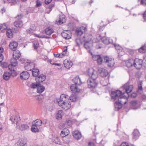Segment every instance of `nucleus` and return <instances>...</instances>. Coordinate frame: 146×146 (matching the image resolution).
Segmentation results:
<instances>
[{
    "label": "nucleus",
    "instance_id": "obj_1",
    "mask_svg": "<svg viewBox=\"0 0 146 146\" xmlns=\"http://www.w3.org/2000/svg\"><path fill=\"white\" fill-rule=\"evenodd\" d=\"M120 90L112 91L111 94V99L116 101L114 106L116 110H118L122 108L123 104H125L127 102L128 98Z\"/></svg>",
    "mask_w": 146,
    "mask_h": 146
},
{
    "label": "nucleus",
    "instance_id": "obj_2",
    "mask_svg": "<svg viewBox=\"0 0 146 146\" xmlns=\"http://www.w3.org/2000/svg\"><path fill=\"white\" fill-rule=\"evenodd\" d=\"M77 99V96L75 94H72L70 97L65 94H62L59 98L57 99L58 105L65 110H67L71 107V103L69 101L76 102Z\"/></svg>",
    "mask_w": 146,
    "mask_h": 146
},
{
    "label": "nucleus",
    "instance_id": "obj_3",
    "mask_svg": "<svg viewBox=\"0 0 146 146\" xmlns=\"http://www.w3.org/2000/svg\"><path fill=\"white\" fill-rule=\"evenodd\" d=\"M88 74L89 77L91 78L87 80L88 87L90 88H95L98 84L97 83L95 80L98 77L96 71L93 68H89L88 71Z\"/></svg>",
    "mask_w": 146,
    "mask_h": 146
},
{
    "label": "nucleus",
    "instance_id": "obj_4",
    "mask_svg": "<svg viewBox=\"0 0 146 146\" xmlns=\"http://www.w3.org/2000/svg\"><path fill=\"white\" fill-rule=\"evenodd\" d=\"M82 39L84 42H90L91 41L93 42H96L98 41L97 39L93 38V36L91 34L88 33L84 35Z\"/></svg>",
    "mask_w": 146,
    "mask_h": 146
},
{
    "label": "nucleus",
    "instance_id": "obj_5",
    "mask_svg": "<svg viewBox=\"0 0 146 146\" xmlns=\"http://www.w3.org/2000/svg\"><path fill=\"white\" fill-rule=\"evenodd\" d=\"M35 67L34 62L31 60H28L25 63V68L27 71H31Z\"/></svg>",
    "mask_w": 146,
    "mask_h": 146
},
{
    "label": "nucleus",
    "instance_id": "obj_6",
    "mask_svg": "<svg viewBox=\"0 0 146 146\" xmlns=\"http://www.w3.org/2000/svg\"><path fill=\"white\" fill-rule=\"evenodd\" d=\"M104 62L107 63L108 66L112 67L115 64V62L114 59L111 58H110L107 56H106L104 57Z\"/></svg>",
    "mask_w": 146,
    "mask_h": 146
},
{
    "label": "nucleus",
    "instance_id": "obj_7",
    "mask_svg": "<svg viewBox=\"0 0 146 146\" xmlns=\"http://www.w3.org/2000/svg\"><path fill=\"white\" fill-rule=\"evenodd\" d=\"M134 66L137 69H139L142 66L143 61L141 59L138 58H136L134 60Z\"/></svg>",
    "mask_w": 146,
    "mask_h": 146
},
{
    "label": "nucleus",
    "instance_id": "obj_8",
    "mask_svg": "<svg viewBox=\"0 0 146 146\" xmlns=\"http://www.w3.org/2000/svg\"><path fill=\"white\" fill-rule=\"evenodd\" d=\"M87 31V28L82 26L77 28L76 30V34L77 36H81L84 33Z\"/></svg>",
    "mask_w": 146,
    "mask_h": 146
},
{
    "label": "nucleus",
    "instance_id": "obj_9",
    "mask_svg": "<svg viewBox=\"0 0 146 146\" xmlns=\"http://www.w3.org/2000/svg\"><path fill=\"white\" fill-rule=\"evenodd\" d=\"M62 36L66 39H68L71 38V34L69 31H64L61 33Z\"/></svg>",
    "mask_w": 146,
    "mask_h": 146
},
{
    "label": "nucleus",
    "instance_id": "obj_10",
    "mask_svg": "<svg viewBox=\"0 0 146 146\" xmlns=\"http://www.w3.org/2000/svg\"><path fill=\"white\" fill-rule=\"evenodd\" d=\"M11 75L14 76H16L17 74L15 73L14 74H13L12 73H9L8 72H5L3 75V79L5 80H8L9 79Z\"/></svg>",
    "mask_w": 146,
    "mask_h": 146
},
{
    "label": "nucleus",
    "instance_id": "obj_11",
    "mask_svg": "<svg viewBox=\"0 0 146 146\" xmlns=\"http://www.w3.org/2000/svg\"><path fill=\"white\" fill-rule=\"evenodd\" d=\"M64 66L67 69H70L72 66L73 64L72 62L70 60L66 59L63 62Z\"/></svg>",
    "mask_w": 146,
    "mask_h": 146
},
{
    "label": "nucleus",
    "instance_id": "obj_12",
    "mask_svg": "<svg viewBox=\"0 0 146 146\" xmlns=\"http://www.w3.org/2000/svg\"><path fill=\"white\" fill-rule=\"evenodd\" d=\"M98 72L100 74V75L102 77H106L108 74L107 71L102 68H100L98 69Z\"/></svg>",
    "mask_w": 146,
    "mask_h": 146
},
{
    "label": "nucleus",
    "instance_id": "obj_13",
    "mask_svg": "<svg viewBox=\"0 0 146 146\" xmlns=\"http://www.w3.org/2000/svg\"><path fill=\"white\" fill-rule=\"evenodd\" d=\"M133 88L132 85L128 86L127 84H125L123 87V88L125 90L126 93L127 94L132 91Z\"/></svg>",
    "mask_w": 146,
    "mask_h": 146
},
{
    "label": "nucleus",
    "instance_id": "obj_14",
    "mask_svg": "<svg viewBox=\"0 0 146 146\" xmlns=\"http://www.w3.org/2000/svg\"><path fill=\"white\" fill-rule=\"evenodd\" d=\"M29 77V74L27 71L22 72L20 74V78L24 80H27Z\"/></svg>",
    "mask_w": 146,
    "mask_h": 146
},
{
    "label": "nucleus",
    "instance_id": "obj_15",
    "mask_svg": "<svg viewBox=\"0 0 146 146\" xmlns=\"http://www.w3.org/2000/svg\"><path fill=\"white\" fill-rule=\"evenodd\" d=\"M66 20L65 16L64 15H62L59 16L58 21L57 22V21H56V22L58 25L63 23L65 22Z\"/></svg>",
    "mask_w": 146,
    "mask_h": 146
},
{
    "label": "nucleus",
    "instance_id": "obj_16",
    "mask_svg": "<svg viewBox=\"0 0 146 146\" xmlns=\"http://www.w3.org/2000/svg\"><path fill=\"white\" fill-rule=\"evenodd\" d=\"M18 46L17 43L15 41L11 42L9 45V47L10 49L13 51L16 50Z\"/></svg>",
    "mask_w": 146,
    "mask_h": 146
},
{
    "label": "nucleus",
    "instance_id": "obj_17",
    "mask_svg": "<svg viewBox=\"0 0 146 146\" xmlns=\"http://www.w3.org/2000/svg\"><path fill=\"white\" fill-rule=\"evenodd\" d=\"M45 79L46 76L43 74H41L36 78V81L37 83H40L44 81Z\"/></svg>",
    "mask_w": 146,
    "mask_h": 146
},
{
    "label": "nucleus",
    "instance_id": "obj_18",
    "mask_svg": "<svg viewBox=\"0 0 146 146\" xmlns=\"http://www.w3.org/2000/svg\"><path fill=\"white\" fill-rule=\"evenodd\" d=\"M77 85L75 84H72L70 86V89L73 93L78 92H80V90L78 88Z\"/></svg>",
    "mask_w": 146,
    "mask_h": 146
},
{
    "label": "nucleus",
    "instance_id": "obj_19",
    "mask_svg": "<svg viewBox=\"0 0 146 146\" xmlns=\"http://www.w3.org/2000/svg\"><path fill=\"white\" fill-rule=\"evenodd\" d=\"M10 120L13 123L17 124L18 122L20 120V117L18 116H13L11 117Z\"/></svg>",
    "mask_w": 146,
    "mask_h": 146
},
{
    "label": "nucleus",
    "instance_id": "obj_20",
    "mask_svg": "<svg viewBox=\"0 0 146 146\" xmlns=\"http://www.w3.org/2000/svg\"><path fill=\"white\" fill-rule=\"evenodd\" d=\"M73 136L77 140L80 139L82 137L81 133L78 131H74L73 133Z\"/></svg>",
    "mask_w": 146,
    "mask_h": 146
},
{
    "label": "nucleus",
    "instance_id": "obj_21",
    "mask_svg": "<svg viewBox=\"0 0 146 146\" xmlns=\"http://www.w3.org/2000/svg\"><path fill=\"white\" fill-rule=\"evenodd\" d=\"M69 133V131L68 129L64 128L61 131L60 136L62 137H64L68 135Z\"/></svg>",
    "mask_w": 146,
    "mask_h": 146
},
{
    "label": "nucleus",
    "instance_id": "obj_22",
    "mask_svg": "<svg viewBox=\"0 0 146 146\" xmlns=\"http://www.w3.org/2000/svg\"><path fill=\"white\" fill-rule=\"evenodd\" d=\"M133 138L135 140L137 139L140 134L139 131L137 129H135L133 133Z\"/></svg>",
    "mask_w": 146,
    "mask_h": 146
},
{
    "label": "nucleus",
    "instance_id": "obj_23",
    "mask_svg": "<svg viewBox=\"0 0 146 146\" xmlns=\"http://www.w3.org/2000/svg\"><path fill=\"white\" fill-rule=\"evenodd\" d=\"M134 60L132 59H129L126 62L127 66L128 68L130 67L133 66H134Z\"/></svg>",
    "mask_w": 146,
    "mask_h": 146
},
{
    "label": "nucleus",
    "instance_id": "obj_24",
    "mask_svg": "<svg viewBox=\"0 0 146 146\" xmlns=\"http://www.w3.org/2000/svg\"><path fill=\"white\" fill-rule=\"evenodd\" d=\"M102 41L103 43L106 44H108L109 43H113L112 40L108 38H102Z\"/></svg>",
    "mask_w": 146,
    "mask_h": 146
},
{
    "label": "nucleus",
    "instance_id": "obj_25",
    "mask_svg": "<svg viewBox=\"0 0 146 146\" xmlns=\"http://www.w3.org/2000/svg\"><path fill=\"white\" fill-rule=\"evenodd\" d=\"M73 81L76 84L80 85L82 84V82L80 77L78 76H76L73 79Z\"/></svg>",
    "mask_w": 146,
    "mask_h": 146
},
{
    "label": "nucleus",
    "instance_id": "obj_26",
    "mask_svg": "<svg viewBox=\"0 0 146 146\" xmlns=\"http://www.w3.org/2000/svg\"><path fill=\"white\" fill-rule=\"evenodd\" d=\"M14 24L16 27H21L23 25V23L21 20H17L14 22Z\"/></svg>",
    "mask_w": 146,
    "mask_h": 146
},
{
    "label": "nucleus",
    "instance_id": "obj_27",
    "mask_svg": "<svg viewBox=\"0 0 146 146\" xmlns=\"http://www.w3.org/2000/svg\"><path fill=\"white\" fill-rule=\"evenodd\" d=\"M21 55L19 51L18 50L14 51L13 53V57L17 59L20 57Z\"/></svg>",
    "mask_w": 146,
    "mask_h": 146
},
{
    "label": "nucleus",
    "instance_id": "obj_28",
    "mask_svg": "<svg viewBox=\"0 0 146 146\" xmlns=\"http://www.w3.org/2000/svg\"><path fill=\"white\" fill-rule=\"evenodd\" d=\"M29 128V126L27 124H21L19 127L20 130L22 131L27 130Z\"/></svg>",
    "mask_w": 146,
    "mask_h": 146
},
{
    "label": "nucleus",
    "instance_id": "obj_29",
    "mask_svg": "<svg viewBox=\"0 0 146 146\" xmlns=\"http://www.w3.org/2000/svg\"><path fill=\"white\" fill-rule=\"evenodd\" d=\"M45 89V87L43 86L39 85L37 88V92L38 93H41L44 91Z\"/></svg>",
    "mask_w": 146,
    "mask_h": 146
},
{
    "label": "nucleus",
    "instance_id": "obj_30",
    "mask_svg": "<svg viewBox=\"0 0 146 146\" xmlns=\"http://www.w3.org/2000/svg\"><path fill=\"white\" fill-rule=\"evenodd\" d=\"M7 36L9 38H12L13 37V33L12 31L10 29H7L6 31Z\"/></svg>",
    "mask_w": 146,
    "mask_h": 146
},
{
    "label": "nucleus",
    "instance_id": "obj_31",
    "mask_svg": "<svg viewBox=\"0 0 146 146\" xmlns=\"http://www.w3.org/2000/svg\"><path fill=\"white\" fill-rule=\"evenodd\" d=\"M46 34L48 35H51L52 33H54V30L49 27L47 28L45 30Z\"/></svg>",
    "mask_w": 146,
    "mask_h": 146
},
{
    "label": "nucleus",
    "instance_id": "obj_32",
    "mask_svg": "<svg viewBox=\"0 0 146 146\" xmlns=\"http://www.w3.org/2000/svg\"><path fill=\"white\" fill-rule=\"evenodd\" d=\"M17 59L13 57V58H11L10 60V65H11V66H13L14 67H15L16 66L17 64Z\"/></svg>",
    "mask_w": 146,
    "mask_h": 146
},
{
    "label": "nucleus",
    "instance_id": "obj_33",
    "mask_svg": "<svg viewBox=\"0 0 146 146\" xmlns=\"http://www.w3.org/2000/svg\"><path fill=\"white\" fill-rule=\"evenodd\" d=\"M46 123V122H45L44 123L42 122V121H41V120L37 119L35 121V123H33V124L39 127L42 124H45Z\"/></svg>",
    "mask_w": 146,
    "mask_h": 146
},
{
    "label": "nucleus",
    "instance_id": "obj_34",
    "mask_svg": "<svg viewBox=\"0 0 146 146\" xmlns=\"http://www.w3.org/2000/svg\"><path fill=\"white\" fill-rule=\"evenodd\" d=\"M63 115V112L62 110L58 111L56 115V117L57 119L62 118Z\"/></svg>",
    "mask_w": 146,
    "mask_h": 146
},
{
    "label": "nucleus",
    "instance_id": "obj_35",
    "mask_svg": "<svg viewBox=\"0 0 146 146\" xmlns=\"http://www.w3.org/2000/svg\"><path fill=\"white\" fill-rule=\"evenodd\" d=\"M32 70L33 76L35 77H37L39 74V70L37 69H35L34 68Z\"/></svg>",
    "mask_w": 146,
    "mask_h": 146
},
{
    "label": "nucleus",
    "instance_id": "obj_36",
    "mask_svg": "<svg viewBox=\"0 0 146 146\" xmlns=\"http://www.w3.org/2000/svg\"><path fill=\"white\" fill-rule=\"evenodd\" d=\"M38 126L33 124L31 127V131L33 132H38L39 130L38 128Z\"/></svg>",
    "mask_w": 146,
    "mask_h": 146
},
{
    "label": "nucleus",
    "instance_id": "obj_37",
    "mask_svg": "<svg viewBox=\"0 0 146 146\" xmlns=\"http://www.w3.org/2000/svg\"><path fill=\"white\" fill-rule=\"evenodd\" d=\"M89 52L90 53L91 55L92 56V59L94 60H97L98 58H100V55H93L92 53L91 52L90 50H89Z\"/></svg>",
    "mask_w": 146,
    "mask_h": 146
},
{
    "label": "nucleus",
    "instance_id": "obj_38",
    "mask_svg": "<svg viewBox=\"0 0 146 146\" xmlns=\"http://www.w3.org/2000/svg\"><path fill=\"white\" fill-rule=\"evenodd\" d=\"M7 27V25L6 23L1 24L0 25V29L1 31H3L4 30L6 29Z\"/></svg>",
    "mask_w": 146,
    "mask_h": 146
},
{
    "label": "nucleus",
    "instance_id": "obj_39",
    "mask_svg": "<svg viewBox=\"0 0 146 146\" xmlns=\"http://www.w3.org/2000/svg\"><path fill=\"white\" fill-rule=\"evenodd\" d=\"M40 84L38 83H33L31 84L30 86L31 88L35 89L37 88L38 86Z\"/></svg>",
    "mask_w": 146,
    "mask_h": 146
},
{
    "label": "nucleus",
    "instance_id": "obj_40",
    "mask_svg": "<svg viewBox=\"0 0 146 146\" xmlns=\"http://www.w3.org/2000/svg\"><path fill=\"white\" fill-rule=\"evenodd\" d=\"M105 56H104L102 58L100 55V58H98V59L97 60V62L98 64L99 65H100L102 64V62H104V57Z\"/></svg>",
    "mask_w": 146,
    "mask_h": 146
},
{
    "label": "nucleus",
    "instance_id": "obj_41",
    "mask_svg": "<svg viewBox=\"0 0 146 146\" xmlns=\"http://www.w3.org/2000/svg\"><path fill=\"white\" fill-rule=\"evenodd\" d=\"M52 141L54 143L60 144L61 143L60 140L59 138L58 137H54L52 138Z\"/></svg>",
    "mask_w": 146,
    "mask_h": 146
},
{
    "label": "nucleus",
    "instance_id": "obj_42",
    "mask_svg": "<svg viewBox=\"0 0 146 146\" xmlns=\"http://www.w3.org/2000/svg\"><path fill=\"white\" fill-rule=\"evenodd\" d=\"M13 66H11V65H9L8 66V68L9 70L11 71V73H12L13 74H14L15 73H16V72L15 71L14 69V68Z\"/></svg>",
    "mask_w": 146,
    "mask_h": 146
},
{
    "label": "nucleus",
    "instance_id": "obj_43",
    "mask_svg": "<svg viewBox=\"0 0 146 146\" xmlns=\"http://www.w3.org/2000/svg\"><path fill=\"white\" fill-rule=\"evenodd\" d=\"M33 46L35 49L38 48L39 46V44L37 40H35L33 42Z\"/></svg>",
    "mask_w": 146,
    "mask_h": 146
},
{
    "label": "nucleus",
    "instance_id": "obj_44",
    "mask_svg": "<svg viewBox=\"0 0 146 146\" xmlns=\"http://www.w3.org/2000/svg\"><path fill=\"white\" fill-rule=\"evenodd\" d=\"M146 50V46H143L139 49V51L141 53H143L145 52Z\"/></svg>",
    "mask_w": 146,
    "mask_h": 146
},
{
    "label": "nucleus",
    "instance_id": "obj_45",
    "mask_svg": "<svg viewBox=\"0 0 146 146\" xmlns=\"http://www.w3.org/2000/svg\"><path fill=\"white\" fill-rule=\"evenodd\" d=\"M114 45L115 48V49L117 50V52H120L122 50V48L119 45L114 44Z\"/></svg>",
    "mask_w": 146,
    "mask_h": 146
},
{
    "label": "nucleus",
    "instance_id": "obj_46",
    "mask_svg": "<svg viewBox=\"0 0 146 146\" xmlns=\"http://www.w3.org/2000/svg\"><path fill=\"white\" fill-rule=\"evenodd\" d=\"M75 41L77 45L78 46H80L82 44L83 42L81 41V39L80 38H76Z\"/></svg>",
    "mask_w": 146,
    "mask_h": 146
},
{
    "label": "nucleus",
    "instance_id": "obj_47",
    "mask_svg": "<svg viewBox=\"0 0 146 146\" xmlns=\"http://www.w3.org/2000/svg\"><path fill=\"white\" fill-rule=\"evenodd\" d=\"M143 88L141 84H140L138 85V89L137 90V92L139 94H141L142 92Z\"/></svg>",
    "mask_w": 146,
    "mask_h": 146
},
{
    "label": "nucleus",
    "instance_id": "obj_48",
    "mask_svg": "<svg viewBox=\"0 0 146 146\" xmlns=\"http://www.w3.org/2000/svg\"><path fill=\"white\" fill-rule=\"evenodd\" d=\"M89 43L90 42H85V43L84 44V47L86 49H88L90 48Z\"/></svg>",
    "mask_w": 146,
    "mask_h": 146
},
{
    "label": "nucleus",
    "instance_id": "obj_49",
    "mask_svg": "<svg viewBox=\"0 0 146 146\" xmlns=\"http://www.w3.org/2000/svg\"><path fill=\"white\" fill-rule=\"evenodd\" d=\"M23 15L22 14H19L17 15L16 17V19L18 20H21V19L23 17Z\"/></svg>",
    "mask_w": 146,
    "mask_h": 146
},
{
    "label": "nucleus",
    "instance_id": "obj_50",
    "mask_svg": "<svg viewBox=\"0 0 146 146\" xmlns=\"http://www.w3.org/2000/svg\"><path fill=\"white\" fill-rule=\"evenodd\" d=\"M36 5L35 6L36 7H39L41 6L42 5V3L39 0H37L36 1Z\"/></svg>",
    "mask_w": 146,
    "mask_h": 146
},
{
    "label": "nucleus",
    "instance_id": "obj_51",
    "mask_svg": "<svg viewBox=\"0 0 146 146\" xmlns=\"http://www.w3.org/2000/svg\"><path fill=\"white\" fill-rule=\"evenodd\" d=\"M34 35L35 36L40 38H45V36L44 35H41L40 34H35Z\"/></svg>",
    "mask_w": 146,
    "mask_h": 146
},
{
    "label": "nucleus",
    "instance_id": "obj_52",
    "mask_svg": "<svg viewBox=\"0 0 146 146\" xmlns=\"http://www.w3.org/2000/svg\"><path fill=\"white\" fill-rule=\"evenodd\" d=\"M44 60L45 61L47 62H50L51 64L52 60H51L48 59L47 56L44 57Z\"/></svg>",
    "mask_w": 146,
    "mask_h": 146
},
{
    "label": "nucleus",
    "instance_id": "obj_53",
    "mask_svg": "<svg viewBox=\"0 0 146 146\" xmlns=\"http://www.w3.org/2000/svg\"><path fill=\"white\" fill-rule=\"evenodd\" d=\"M1 66L3 68H6L8 67L7 63L6 62H4L2 63L1 64Z\"/></svg>",
    "mask_w": 146,
    "mask_h": 146
},
{
    "label": "nucleus",
    "instance_id": "obj_54",
    "mask_svg": "<svg viewBox=\"0 0 146 146\" xmlns=\"http://www.w3.org/2000/svg\"><path fill=\"white\" fill-rule=\"evenodd\" d=\"M130 104L132 106H135L137 103V102L136 101H132L130 102Z\"/></svg>",
    "mask_w": 146,
    "mask_h": 146
},
{
    "label": "nucleus",
    "instance_id": "obj_55",
    "mask_svg": "<svg viewBox=\"0 0 146 146\" xmlns=\"http://www.w3.org/2000/svg\"><path fill=\"white\" fill-rule=\"evenodd\" d=\"M67 52V47H65L64 48V50L63 51L62 54H63V55L64 56H67V55L66 54Z\"/></svg>",
    "mask_w": 146,
    "mask_h": 146
},
{
    "label": "nucleus",
    "instance_id": "obj_56",
    "mask_svg": "<svg viewBox=\"0 0 146 146\" xmlns=\"http://www.w3.org/2000/svg\"><path fill=\"white\" fill-rule=\"evenodd\" d=\"M119 146H129L128 143L127 142H123Z\"/></svg>",
    "mask_w": 146,
    "mask_h": 146
},
{
    "label": "nucleus",
    "instance_id": "obj_57",
    "mask_svg": "<svg viewBox=\"0 0 146 146\" xmlns=\"http://www.w3.org/2000/svg\"><path fill=\"white\" fill-rule=\"evenodd\" d=\"M140 4L143 6H146V0H141Z\"/></svg>",
    "mask_w": 146,
    "mask_h": 146
},
{
    "label": "nucleus",
    "instance_id": "obj_58",
    "mask_svg": "<svg viewBox=\"0 0 146 146\" xmlns=\"http://www.w3.org/2000/svg\"><path fill=\"white\" fill-rule=\"evenodd\" d=\"M20 144L21 146H25L26 144V142L25 140H23V141H22V142H21Z\"/></svg>",
    "mask_w": 146,
    "mask_h": 146
},
{
    "label": "nucleus",
    "instance_id": "obj_59",
    "mask_svg": "<svg viewBox=\"0 0 146 146\" xmlns=\"http://www.w3.org/2000/svg\"><path fill=\"white\" fill-rule=\"evenodd\" d=\"M33 29L31 28H30L27 30V32L28 33H33Z\"/></svg>",
    "mask_w": 146,
    "mask_h": 146
},
{
    "label": "nucleus",
    "instance_id": "obj_60",
    "mask_svg": "<svg viewBox=\"0 0 146 146\" xmlns=\"http://www.w3.org/2000/svg\"><path fill=\"white\" fill-rule=\"evenodd\" d=\"M137 94L136 93H132L131 95V97L132 98H135Z\"/></svg>",
    "mask_w": 146,
    "mask_h": 146
},
{
    "label": "nucleus",
    "instance_id": "obj_61",
    "mask_svg": "<svg viewBox=\"0 0 146 146\" xmlns=\"http://www.w3.org/2000/svg\"><path fill=\"white\" fill-rule=\"evenodd\" d=\"M52 1V0H45V3L46 4H48Z\"/></svg>",
    "mask_w": 146,
    "mask_h": 146
},
{
    "label": "nucleus",
    "instance_id": "obj_62",
    "mask_svg": "<svg viewBox=\"0 0 146 146\" xmlns=\"http://www.w3.org/2000/svg\"><path fill=\"white\" fill-rule=\"evenodd\" d=\"M143 17L144 19L146 21V11H145L143 14Z\"/></svg>",
    "mask_w": 146,
    "mask_h": 146
},
{
    "label": "nucleus",
    "instance_id": "obj_63",
    "mask_svg": "<svg viewBox=\"0 0 146 146\" xmlns=\"http://www.w3.org/2000/svg\"><path fill=\"white\" fill-rule=\"evenodd\" d=\"M88 145L89 146H95L94 143L92 142H89Z\"/></svg>",
    "mask_w": 146,
    "mask_h": 146
},
{
    "label": "nucleus",
    "instance_id": "obj_64",
    "mask_svg": "<svg viewBox=\"0 0 146 146\" xmlns=\"http://www.w3.org/2000/svg\"><path fill=\"white\" fill-rule=\"evenodd\" d=\"M144 66L146 67V56L145 57L144 60Z\"/></svg>",
    "mask_w": 146,
    "mask_h": 146
}]
</instances>
